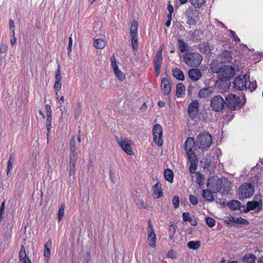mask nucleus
Instances as JSON below:
<instances>
[{
  "label": "nucleus",
  "mask_w": 263,
  "mask_h": 263,
  "mask_svg": "<svg viewBox=\"0 0 263 263\" xmlns=\"http://www.w3.org/2000/svg\"><path fill=\"white\" fill-rule=\"evenodd\" d=\"M189 78L194 81L199 80L202 77V73L200 70L197 68H192L188 72Z\"/></svg>",
  "instance_id": "nucleus-16"
},
{
  "label": "nucleus",
  "mask_w": 263,
  "mask_h": 263,
  "mask_svg": "<svg viewBox=\"0 0 263 263\" xmlns=\"http://www.w3.org/2000/svg\"><path fill=\"white\" fill-rule=\"evenodd\" d=\"M205 221L208 226L211 228L213 227L215 224V220L212 218L207 217L206 218Z\"/></svg>",
  "instance_id": "nucleus-47"
},
{
  "label": "nucleus",
  "mask_w": 263,
  "mask_h": 263,
  "mask_svg": "<svg viewBox=\"0 0 263 263\" xmlns=\"http://www.w3.org/2000/svg\"><path fill=\"white\" fill-rule=\"evenodd\" d=\"M114 73L117 78L120 81H123L124 79L125 76L119 69H117V71H114Z\"/></svg>",
  "instance_id": "nucleus-44"
},
{
  "label": "nucleus",
  "mask_w": 263,
  "mask_h": 263,
  "mask_svg": "<svg viewBox=\"0 0 263 263\" xmlns=\"http://www.w3.org/2000/svg\"><path fill=\"white\" fill-rule=\"evenodd\" d=\"M147 241L151 247L154 248L156 246V234L153 229L151 221H148V227L147 228Z\"/></svg>",
  "instance_id": "nucleus-12"
},
{
  "label": "nucleus",
  "mask_w": 263,
  "mask_h": 263,
  "mask_svg": "<svg viewBox=\"0 0 263 263\" xmlns=\"http://www.w3.org/2000/svg\"><path fill=\"white\" fill-rule=\"evenodd\" d=\"M211 69L212 72L218 73L219 76L225 79H229L232 78L235 74V70L233 67L224 65L219 67L215 65V62H214L211 64Z\"/></svg>",
  "instance_id": "nucleus-4"
},
{
  "label": "nucleus",
  "mask_w": 263,
  "mask_h": 263,
  "mask_svg": "<svg viewBox=\"0 0 263 263\" xmlns=\"http://www.w3.org/2000/svg\"><path fill=\"white\" fill-rule=\"evenodd\" d=\"M190 201L192 204L194 205H196L198 203V201L197 198L193 195H191L189 197Z\"/></svg>",
  "instance_id": "nucleus-54"
},
{
  "label": "nucleus",
  "mask_w": 263,
  "mask_h": 263,
  "mask_svg": "<svg viewBox=\"0 0 263 263\" xmlns=\"http://www.w3.org/2000/svg\"><path fill=\"white\" fill-rule=\"evenodd\" d=\"M51 248V241H47L44 245V257L46 263H49L50 257V249Z\"/></svg>",
  "instance_id": "nucleus-20"
},
{
  "label": "nucleus",
  "mask_w": 263,
  "mask_h": 263,
  "mask_svg": "<svg viewBox=\"0 0 263 263\" xmlns=\"http://www.w3.org/2000/svg\"><path fill=\"white\" fill-rule=\"evenodd\" d=\"M9 27L10 29H14V22L12 20L9 21Z\"/></svg>",
  "instance_id": "nucleus-62"
},
{
  "label": "nucleus",
  "mask_w": 263,
  "mask_h": 263,
  "mask_svg": "<svg viewBox=\"0 0 263 263\" xmlns=\"http://www.w3.org/2000/svg\"><path fill=\"white\" fill-rule=\"evenodd\" d=\"M178 46L180 51L182 52H185L189 50V46L187 44L182 40H178Z\"/></svg>",
  "instance_id": "nucleus-33"
},
{
  "label": "nucleus",
  "mask_w": 263,
  "mask_h": 263,
  "mask_svg": "<svg viewBox=\"0 0 263 263\" xmlns=\"http://www.w3.org/2000/svg\"><path fill=\"white\" fill-rule=\"evenodd\" d=\"M106 45V43L103 39H97L94 40L93 46L97 49H103Z\"/></svg>",
  "instance_id": "nucleus-22"
},
{
  "label": "nucleus",
  "mask_w": 263,
  "mask_h": 263,
  "mask_svg": "<svg viewBox=\"0 0 263 263\" xmlns=\"http://www.w3.org/2000/svg\"><path fill=\"white\" fill-rule=\"evenodd\" d=\"M70 152H76L77 147L74 136H72L69 143Z\"/></svg>",
  "instance_id": "nucleus-39"
},
{
  "label": "nucleus",
  "mask_w": 263,
  "mask_h": 263,
  "mask_svg": "<svg viewBox=\"0 0 263 263\" xmlns=\"http://www.w3.org/2000/svg\"><path fill=\"white\" fill-rule=\"evenodd\" d=\"M76 163L69 162V172L70 176H74L76 173Z\"/></svg>",
  "instance_id": "nucleus-40"
},
{
  "label": "nucleus",
  "mask_w": 263,
  "mask_h": 263,
  "mask_svg": "<svg viewBox=\"0 0 263 263\" xmlns=\"http://www.w3.org/2000/svg\"><path fill=\"white\" fill-rule=\"evenodd\" d=\"M195 142L196 140H194V138H188L185 141V148H187V146H190L192 148L193 145L194 144L195 145Z\"/></svg>",
  "instance_id": "nucleus-42"
},
{
  "label": "nucleus",
  "mask_w": 263,
  "mask_h": 263,
  "mask_svg": "<svg viewBox=\"0 0 263 263\" xmlns=\"http://www.w3.org/2000/svg\"><path fill=\"white\" fill-rule=\"evenodd\" d=\"M228 207L233 210H239L241 212H244L245 210V206L241 205L240 202L237 200H232L228 203Z\"/></svg>",
  "instance_id": "nucleus-18"
},
{
  "label": "nucleus",
  "mask_w": 263,
  "mask_h": 263,
  "mask_svg": "<svg viewBox=\"0 0 263 263\" xmlns=\"http://www.w3.org/2000/svg\"><path fill=\"white\" fill-rule=\"evenodd\" d=\"M153 196L155 198H159L163 196L162 185L160 182H157L153 186Z\"/></svg>",
  "instance_id": "nucleus-19"
},
{
  "label": "nucleus",
  "mask_w": 263,
  "mask_h": 263,
  "mask_svg": "<svg viewBox=\"0 0 263 263\" xmlns=\"http://www.w3.org/2000/svg\"><path fill=\"white\" fill-rule=\"evenodd\" d=\"M162 46L160 47V50L157 52L156 55L154 59V63L156 75L157 77H158L160 72L161 64L162 61Z\"/></svg>",
  "instance_id": "nucleus-13"
},
{
  "label": "nucleus",
  "mask_w": 263,
  "mask_h": 263,
  "mask_svg": "<svg viewBox=\"0 0 263 263\" xmlns=\"http://www.w3.org/2000/svg\"><path fill=\"white\" fill-rule=\"evenodd\" d=\"M200 246V242L199 241H190L187 243V247L191 249L196 250Z\"/></svg>",
  "instance_id": "nucleus-34"
},
{
  "label": "nucleus",
  "mask_w": 263,
  "mask_h": 263,
  "mask_svg": "<svg viewBox=\"0 0 263 263\" xmlns=\"http://www.w3.org/2000/svg\"><path fill=\"white\" fill-rule=\"evenodd\" d=\"M204 176L199 173L196 174V182L199 185L200 188H202L204 185Z\"/></svg>",
  "instance_id": "nucleus-31"
},
{
  "label": "nucleus",
  "mask_w": 263,
  "mask_h": 263,
  "mask_svg": "<svg viewBox=\"0 0 263 263\" xmlns=\"http://www.w3.org/2000/svg\"><path fill=\"white\" fill-rule=\"evenodd\" d=\"M19 258L21 262H24V260H30L26 255L25 247L23 245L21 246L19 252Z\"/></svg>",
  "instance_id": "nucleus-28"
},
{
  "label": "nucleus",
  "mask_w": 263,
  "mask_h": 263,
  "mask_svg": "<svg viewBox=\"0 0 263 263\" xmlns=\"http://www.w3.org/2000/svg\"><path fill=\"white\" fill-rule=\"evenodd\" d=\"M55 83L54 84V89L55 91L56 96H58V92L62 87V76L61 74L60 66L59 65L55 74Z\"/></svg>",
  "instance_id": "nucleus-15"
},
{
  "label": "nucleus",
  "mask_w": 263,
  "mask_h": 263,
  "mask_svg": "<svg viewBox=\"0 0 263 263\" xmlns=\"http://www.w3.org/2000/svg\"><path fill=\"white\" fill-rule=\"evenodd\" d=\"M212 141V135L208 132H203L196 137L195 145L200 149L206 151L211 147Z\"/></svg>",
  "instance_id": "nucleus-3"
},
{
  "label": "nucleus",
  "mask_w": 263,
  "mask_h": 263,
  "mask_svg": "<svg viewBox=\"0 0 263 263\" xmlns=\"http://www.w3.org/2000/svg\"><path fill=\"white\" fill-rule=\"evenodd\" d=\"M116 139L118 144L125 153L130 156L134 155V152L131 147L133 144V142L131 140L126 138H119V137H116Z\"/></svg>",
  "instance_id": "nucleus-9"
},
{
  "label": "nucleus",
  "mask_w": 263,
  "mask_h": 263,
  "mask_svg": "<svg viewBox=\"0 0 263 263\" xmlns=\"http://www.w3.org/2000/svg\"><path fill=\"white\" fill-rule=\"evenodd\" d=\"M230 182L226 180L223 181L221 179L214 177L209 178L206 182L207 187L213 193L219 192L222 195L228 194L230 190Z\"/></svg>",
  "instance_id": "nucleus-1"
},
{
  "label": "nucleus",
  "mask_w": 263,
  "mask_h": 263,
  "mask_svg": "<svg viewBox=\"0 0 263 263\" xmlns=\"http://www.w3.org/2000/svg\"><path fill=\"white\" fill-rule=\"evenodd\" d=\"M199 49L201 52L206 54L211 52V49L209 45L206 43H202L199 45Z\"/></svg>",
  "instance_id": "nucleus-25"
},
{
  "label": "nucleus",
  "mask_w": 263,
  "mask_h": 263,
  "mask_svg": "<svg viewBox=\"0 0 263 263\" xmlns=\"http://www.w3.org/2000/svg\"><path fill=\"white\" fill-rule=\"evenodd\" d=\"M173 205L175 209L177 208L179 205V199L178 197L175 196L172 199Z\"/></svg>",
  "instance_id": "nucleus-50"
},
{
  "label": "nucleus",
  "mask_w": 263,
  "mask_h": 263,
  "mask_svg": "<svg viewBox=\"0 0 263 263\" xmlns=\"http://www.w3.org/2000/svg\"><path fill=\"white\" fill-rule=\"evenodd\" d=\"M167 256L168 258L172 259L176 258L177 257V253L174 251L170 250V251H168Z\"/></svg>",
  "instance_id": "nucleus-53"
},
{
  "label": "nucleus",
  "mask_w": 263,
  "mask_h": 263,
  "mask_svg": "<svg viewBox=\"0 0 263 263\" xmlns=\"http://www.w3.org/2000/svg\"><path fill=\"white\" fill-rule=\"evenodd\" d=\"M64 210H65V205L64 204H62L59 208L58 214V219L59 222H60L64 215Z\"/></svg>",
  "instance_id": "nucleus-36"
},
{
  "label": "nucleus",
  "mask_w": 263,
  "mask_h": 263,
  "mask_svg": "<svg viewBox=\"0 0 263 263\" xmlns=\"http://www.w3.org/2000/svg\"><path fill=\"white\" fill-rule=\"evenodd\" d=\"M12 156H10L9 159L8 161V165L7 168V174H9V172L12 170L13 168V162L11 161Z\"/></svg>",
  "instance_id": "nucleus-48"
},
{
  "label": "nucleus",
  "mask_w": 263,
  "mask_h": 263,
  "mask_svg": "<svg viewBox=\"0 0 263 263\" xmlns=\"http://www.w3.org/2000/svg\"><path fill=\"white\" fill-rule=\"evenodd\" d=\"M197 20V16L195 14H193L191 16H188L187 23L190 25H194L196 23Z\"/></svg>",
  "instance_id": "nucleus-35"
},
{
  "label": "nucleus",
  "mask_w": 263,
  "mask_h": 263,
  "mask_svg": "<svg viewBox=\"0 0 263 263\" xmlns=\"http://www.w3.org/2000/svg\"><path fill=\"white\" fill-rule=\"evenodd\" d=\"M213 193L212 191L209 189L208 190H203L202 192V196L205 200L209 201H212L214 200V197L212 195Z\"/></svg>",
  "instance_id": "nucleus-21"
},
{
  "label": "nucleus",
  "mask_w": 263,
  "mask_h": 263,
  "mask_svg": "<svg viewBox=\"0 0 263 263\" xmlns=\"http://www.w3.org/2000/svg\"><path fill=\"white\" fill-rule=\"evenodd\" d=\"M132 39V45L134 50H137L138 48V35L130 36Z\"/></svg>",
  "instance_id": "nucleus-41"
},
{
  "label": "nucleus",
  "mask_w": 263,
  "mask_h": 263,
  "mask_svg": "<svg viewBox=\"0 0 263 263\" xmlns=\"http://www.w3.org/2000/svg\"><path fill=\"white\" fill-rule=\"evenodd\" d=\"M57 96V98L58 99L59 103H60V104L63 103L64 101V97L62 96L60 98H59V95H58V96Z\"/></svg>",
  "instance_id": "nucleus-63"
},
{
  "label": "nucleus",
  "mask_w": 263,
  "mask_h": 263,
  "mask_svg": "<svg viewBox=\"0 0 263 263\" xmlns=\"http://www.w3.org/2000/svg\"><path fill=\"white\" fill-rule=\"evenodd\" d=\"M45 110L47 117H52V111L51 107L49 105L47 104L45 105Z\"/></svg>",
  "instance_id": "nucleus-51"
},
{
  "label": "nucleus",
  "mask_w": 263,
  "mask_h": 263,
  "mask_svg": "<svg viewBox=\"0 0 263 263\" xmlns=\"http://www.w3.org/2000/svg\"><path fill=\"white\" fill-rule=\"evenodd\" d=\"M111 65L114 70V71H117V70L119 69L118 66L117 64V63H112V64L111 63Z\"/></svg>",
  "instance_id": "nucleus-58"
},
{
  "label": "nucleus",
  "mask_w": 263,
  "mask_h": 263,
  "mask_svg": "<svg viewBox=\"0 0 263 263\" xmlns=\"http://www.w3.org/2000/svg\"><path fill=\"white\" fill-rule=\"evenodd\" d=\"M51 127H52L51 124H46V128H47V142H48V137L49 136V134L50 133V130L51 129Z\"/></svg>",
  "instance_id": "nucleus-57"
},
{
  "label": "nucleus",
  "mask_w": 263,
  "mask_h": 263,
  "mask_svg": "<svg viewBox=\"0 0 263 263\" xmlns=\"http://www.w3.org/2000/svg\"><path fill=\"white\" fill-rule=\"evenodd\" d=\"M136 204L143 209H147L148 207V204L147 203L144 202V201L141 199H139L137 200L136 202Z\"/></svg>",
  "instance_id": "nucleus-46"
},
{
  "label": "nucleus",
  "mask_w": 263,
  "mask_h": 263,
  "mask_svg": "<svg viewBox=\"0 0 263 263\" xmlns=\"http://www.w3.org/2000/svg\"><path fill=\"white\" fill-rule=\"evenodd\" d=\"M16 37H12L10 40L11 45L13 46L16 43Z\"/></svg>",
  "instance_id": "nucleus-59"
},
{
  "label": "nucleus",
  "mask_w": 263,
  "mask_h": 263,
  "mask_svg": "<svg viewBox=\"0 0 263 263\" xmlns=\"http://www.w3.org/2000/svg\"><path fill=\"white\" fill-rule=\"evenodd\" d=\"M5 209V201L3 202L0 208V219L2 220L3 218V212Z\"/></svg>",
  "instance_id": "nucleus-56"
},
{
  "label": "nucleus",
  "mask_w": 263,
  "mask_h": 263,
  "mask_svg": "<svg viewBox=\"0 0 263 263\" xmlns=\"http://www.w3.org/2000/svg\"><path fill=\"white\" fill-rule=\"evenodd\" d=\"M182 218L184 221H189L192 218L190 216V214L187 212H184L183 213Z\"/></svg>",
  "instance_id": "nucleus-52"
},
{
  "label": "nucleus",
  "mask_w": 263,
  "mask_h": 263,
  "mask_svg": "<svg viewBox=\"0 0 263 263\" xmlns=\"http://www.w3.org/2000/svg\"><path fill=\"white\" fill-rule=\"evenodd\" d=\"M78 156L76 152H70L69 156V162H72L76 163L78 160Z\"/></svg>",
  "instance_id": "nucleus-37"
},
{
  "label": "nucleus",
  "mask_w": 263,
  "mask_h": 263,
  "mask_svg": "<svg viewBox=\"0 0 263 263\" xmlns=\"http://www.w3.org/2000/svg\"><path fill=\"white\" fill-rule=\"evenodd\" d=\"M186 154L189 158L190 161H194L196 159L195 155L194 154V152L190 146H187V148H185Z\"/></svg>",
  "instance_id": "nucleus-30"
},
{
  "label": "nucleus",
  "mask_w": 263,
  "mask_h": 263,
  "mask_svg": "<svg viewBox=\"0 0 263 263\" xmlns=\"http://www.w3.org/2000/svg\"><path fill=\"white\" fill-rule=\"evenodd\" d=\"M185 87L182 84L180 83L176 86V96L177 97H181L184 93Z\"/></svg>",
  "instance_id": "nucleus-29"
},
{
  "label": "nucleus",
  "mask_w": 263,
  "mask_h": 263,
  "mask_svg": "<svg viewBox=\"0 0 263 263\" xmlns=\"http://www.w3.org/2000/svg\"><path fill=\"white\" fill-rule=\"evenodd\" d=\"M174 179V173L170 169H165V180L172 183Z\"/></svg>",
  "instance_id": "nucleus-32"
},
{
  "label": "nucleus",
  "mask_w": 263,
  "mask_h": 263,
  "mask_svg": "<svg viewBox=\"0 0 263 263\" xmlns=\"http://www.w3.org/2000/svg\"><path fill=\"white\" fill-rule=\"evenodd\" d=\"M190 1L196 8H200L205 3V0H190Z\"/></svg>",
  "instance_id": "nucleus-38"
},
{
  "label": "nucleus",
  "mask_w": 263,
  "mask_h": 263,
  "mask_svg": "<svg viewBox=\"0 0 263 263\" xmlns=\"http://www.w3.org/2000/svg\"><path fill=\"white\" fill-rule=\"evenodd\" d=\"M202 60V56L197 52H187L183 55L184 63L190 67H198Z\"/></svg>",
  "instance_id": "nucleus-5"
},
{
  "label": "nucleus",
  "mask_w": 263,
  "mask_h": 263,
  "mask_svg": "<svg viewBox=\"0 0 263 263\" xmlns=\"http://www.w3.org/2000/svg\"><path fill=\"white\" fill-rule=\"evenodd\" d=\"M214 89L212 86H209L200 90L198 92V97L200 98H204L210 96L214 92Z\"/></svg>",
  "instance_id": "nucleus-17"
},
{
  "label": "nucleus",
  "mask_w": 263,
  "mask_h": 263,
  "mask_svg": "<svg viewBox=\"0 0 263 263\" xmlns=\"http://www.w3.org/2000/svg\"><path fill=\"white\" fill-rule=\"evenodd\" d=\"M189 221L190 222L191 224L193 226H195L197 224L196 220L193 219V218H191Z\"/></svg>",
  "instance_id": "nucleus-61"
},
{
  "label": "nucleus",
  "mask_w": 263,
  "mask_h": 263,
  "mask_svg": "<svg viewBox=\"0 0 263 263\" xmlns=\"http://www.w3.org/2000/svg\"><path fill=\"white\" fill-rule=\"evenodd\" d=\"M153 141L158 146L163 145V128L162 127L158 124H155L153 128Z\"/></svg>",
  "instance_id": "nucleus-8"
},
{
  "label": "nucleus",
  "mask_w": 263,
  "mask_h": 263,
  "mask_svg": "<svg viewBox=\"0 0 263 263\" xmlns=\"http://www.w3.org/2000/svg\"><path fill=\"white\" fill-rule=\"evenodd\" d=\"M167 8L169 13L167 15V21L165 23V26L168 27L171 25V20L172 18V13L174 12V7L172 5L168 4Z\"/></svg>",
  "instance_id": "nucleus-24"
},
{
  "label": "nucleus",
  "mask_w": 263,
  "mask_h": 263,
  "mask_svg": "<svg viewBox=\"0 0 263 263\" xmlns=\"http://www.w3.org/2000/svg\"><path fill=\"white\" fill-rule=\"evenodd\" d=\"M216 23L217 26H221L223 28H227L221 22L218 20L216 21Z\"/></svg>",
  "instance_id": "nucleus-60"
},
{
  "label": "nucleus",
  "mask_w": 263,
  "mask_h": 263,
  "mask_svg": "<svg viewBox=\"0 0 263 263\" xmlns=\"http://www.w3.org/2000/svg\"><path fill=\"white\" fill-rule=\"evenodd\" d=\"M226 102L220 95H217L212 98L211 106L212 109L217 112L221 111L224 108Z\"/></svg>",
  "instance_id": "nucleus-11"
},
{
  "label": "nucleus",
  "mask_w": 263,
  "mask_h": 263,
  "mask_svg": "<svg viewBox=\"0 0 263 263\" xmlns=\"http://www.w3.org/2000/svg\"><path fill=\"white\" fill-rule=\"evenodd\" d=\"M52 123V117H47L46 124H51Z\"/></svg>",
  "instance_id": "nucleus-64"
},
{
  "label": "nucleus",
  "mask_w": 263,
  "mask_h": 263,
  "mask_svg": "<svg viewBox=\"0 0 263 263\" xmlns=\"http://www.w3.org/2000/svg\"><path fill=\"white\" fill-rule=\"evenodd\" d=\"M231 221L241 224H245L247 222V220L246 219H243L241 217H232Z\"/></svg>",
  "instance_id": "nucleus-45"
},
{
  "label": "nucleus",
  "mask_w": 263,
  "mask_h": 263,
  "mask_svg": "<svg viewBox=\"0 0 263 263\" xmlns=\"http://www.w3.org/2000/svg\"><path fill=\"white\" fill-rule=\"evenodd\" d=\"M199 109V103L197 101H193L189 105L187 108V112L189 117L191 119H194L198 112Z\"/></svg>",
  "instance_id": "nucleus-14"
},
{
  "label": "nucleus",
  "mask_w": 263,
  "mask_h": 263,
  "mask_svg": "<svg viewBox=\"0 0 263 263\" xmlns=\"http://www.w3.org/2000/svg\"><path fill=\"white\" fill-rule=\"evenodd\" d=\"M256 259L255 255L253 254H248L242 258L243 263H254Z\"/></svg>",
  "instance_id": "nucleus-23"
},
{
  "label": "nucleus",
  "mask_w": 263,
  "mask_h": 263,
  "mask_svg": "<svg viewBox=\"0 0 263 263\" xmlns=\"http://www.w3.org/2000/svg\"><path fill=\"white\" fill-rule=\"evenodd\" d=\"M254 192V187L251 184L246 183L242 184L238 189L239 198L241 200L249 198Z\"/></svg>",
  "instance_id": "nucleus-7"
},
{
  "label": "nucleus",
  "mask_w": 263,
  "mask_h": 263,
  "mask_svg": "<svg viewBox=\"0 0 263 263\" xmlns=\"http://www.w3.org/2000/svg\"><path fill=\"white\" fill-rule=\"evenodd\" d=\"M229 31L231 34V37L233 39V40L236 43H239L240 42V40L239 38L235 34V32L232 30H230Z\"/></svg>",
  "instance_id": "nucleus-49"
},
{
  "label": "nucleus",
  "mask_w": 263,
  "mask_h": 263,
  "mask_svg": "<svg viewBox=\"0 0 263 263\" xmlns=\"http://www.w3.org/2000/svg\"><path fill=\"white\" fill-rule=\"evenodd\" d=\"M138 28V23L137 21H134L131 24L130 28V35L137 36V30Z\"/></svg>",
  "instance_id": "nucleus-26"
},
{
  "label": "nucleus",
  "mask_w": 263,
  "mask_h": 263,
  "mask_svg": "<svg viewBox=\"0 0 263 263\" xmlns=\"http://www.w3.org/2000/svg\"><path fill=\"white\" fill-rule=\"evenodd\" d=\"M234 86L237 90H243L248 89L251 91H253L256 88L257 84L255 81L251 82L250 76L248 74H245L235 78Z\"/></svg>",
  "instance_id": "nucleus-2"
},
{
  "label": "nucleus",
  "mask_w": 263,
  "mask_h": 263,
  "mask_svg": "<svg viewBox=\"0 0 263 263\" xmlns=\"http://www.w3.org/2000/svg\"><path fill=\"white\" fill-rule=\"evenodd\" d=\"M262 207V197L260 195H256L252 201L248 202L247 208H245V212L247 213L250 211H253L255 212H258L261 210Z\"/></svg>",
  "instance_id": "nucleus-6"
},
{
  "label": "nucleus",
  "mask_w": 263,
  "mask_h": 263,
  "mask_svg": "<svg viewBox=\"0 0 263 263\" xmlns=\"http://www.w3.org/2000/svg\"><path fill=\"white\" fill-rule=\"evenodd\" d=\"M168 233L169 239H172L175 233V227L174 225L172 224L170 226Z\"/></svg>",
  "instance_id": "nucleus-43"
},
{
  "label": "nucleus",
  "mask_w": 263,
  "mask_h": 263,
  "mask_svg": "<svg viewBox=\"0 0 263 263\" xmlns=\"http://www.w3.org/2000/svg\"><path fill=\"white\" fill-rule=\"evenodd\" d=\"M173 74L174 77L179 80H183L184 79L183 72L177 68L173 69Z\"/></svg>",
  "instance_id": "nucleus-27"
},
{
  "label": "nucleus",
  "mask_w": 263,
  "mask_h": 263,
  "mask_svg": "<svg viewBox=\"0 0 263 263\" xmlns=\"http://www.w3.org/2000/svg\"><path fill=\"white\" fill-rule=\"evenodd\" d=\"M240 98L234 94H229L226 98V104L228 108L235 110L240 108Z\"/></svg>",
  "instance_id": "nucleus-10"
},
{
  "label": "nucleus",
  "mask_w": 263,
  "mask_h": 263,
  "mask_svg": "<svg viewBox=\"0 0 263 263\" xmlns=\"http://www.w3.org/2000/svg\"><path fill=\"white\" fill-rule=\"evenodd\" d=\"M72 46V39L71 37H70L68 40V46L67 47V49L68 51V54H69V53L71 51Z\"/></svg>",
  "instance_id": "nucleus-55"
}]
</instances>
